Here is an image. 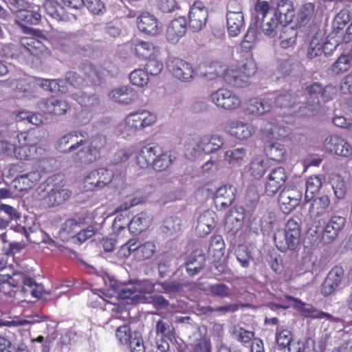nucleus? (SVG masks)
I'll list each match as a JSON object with an SVG mask.
<instances>
[{
  "label": "nucleus",
  "instance_id": "f257e3e1",
  "mask_svg": "<svg viewBox=\"0 0 352 352\" xmlns=\"http://www.w3.org/2000/svg\"><path fill=\"white\" fill-rule=\"evenodd\" d=\"M105 135L96 134L88 138L85 131H70L60 137L56 143V148L63 153H72L76 164L87 166L98 161L107 146Z\"/></svg>",
  "mask_w": 352,
  "mask_h": 352
},
{
  "label": "nucleus",
  "instance_id": "f03ea898",
  "mask_svg": "<svg viewBox=\"0 0 352 352\" xmlns=\"http://www.w3.org/2000/svg\"><path fill=\"white\" fill-rule=\"evenodd\" d=\"M202 77L208 80H214L221 74L223 80L234 88H244L249 85V78L257 70L255 60L252 56L236 61L225 68L220 61L206 62L201 66Z\"/></svg>",
  "mask_w": 352,
  "mask_h": 352
},
{
  "label": "nucleus",
  "instance_id": "7ed1b4c3",
  "mask_svg": "<svg viewBox=\"0 0 352 352\" xmlns=\"http://www.w3.org/2000/svg\"><path fill=\"white\" fill-rule=\"evenodd\" d=\"M38 131L31 129L20 132L17 135L19 144L14 148V155L20 160H41L38 151H45L41 147H36Z\"/></svg>",
  "mask_w": 352,
  "mask_h": 352
},
{
  "label": "nucleus",
  "instance_id": "20e7f679",
  "mask_svg": "<svg viewBox=\"0 0 352 352\" xmlns=\"http://www.w3.org/2000/svg\"><path fill=\"white\" fill-rule=\"evenodd\" d=\"M300 227L294 219H289L284 230H277L274 235L276 248L282 252L295 250L300 243Z\"/></svg>",
  "mask_w": 352,
  "mask_h": 352
},
{
  "label": "nucleus",
  "instance_id": "39448f33",
  "mask_svg": "<svg viewBox=\"0 0 352 352\" xmlns=\"http://www.w3.org/2000/svg\"><path fill=\"white\" fill-rule=\"evenodd\" d=\"M24 171V164L22 162L12 164L9 168L10 175L15 176L12 184L19 192L34 188L41 179V173L38 170L23 173Z\"/></svg>",
  "mask_w": 352,
  "mask_h": 352
},
{
  "label": "nucleus",
  "instance_id": "423d86ee",
  "mask_svg": "<svg viewBox=\"0 0 352 352\" xmlns=\"http://www.w3.org/2000/svg\"><path fill=\"white\" fill-rule=\"evenodd\" d=\"M22 28L23 32L29 34L20 39V44L25 50L34 56L50 54V51L43 43L47 41V38L42 31L25 26Z\"/></svg>",
  "mask_w": 352,
  "mask_h": 352
},
{
  "label": "nucleus",
  "instance_id": "0eeeda50",
  "mask_svg": "<svg viewBox=\"0 0 352 352\" xmlns=\"http://www.w3.org/2000/svg\"><path fill=\"white\" fill-rule=\"evenodd\" d=\"M18 323L21 325L31 324V330L46 336V342L49 344L56 340L58 336V324L47 316L36 315L32 316L30 320H20Z\"/></svg>",
  "mask_w": 352,
  "mask_h": 352
},
{
  "label": "nucleus",
  "instance_id": "6e6552de",
  "mask_svg": "<svg viewBox=\"0 0 352 352\" xmlns=\"http://www.w3.org/2000/svg\"><path fill=\"white\" fill-rule=\"evenodd\" d=\"M324 149L331 154L342 157H352V146L344 138L337 135H331L324 140Z\"/></svg>",
  "mask_w": 352,
  "mask_h": 352
},
{
  "label": "nucleus",
  "instance_id": "1a4fd4ad",
  "mask_svg": "<svg viewBox=\"0 0 352 352\" xmlns=\"http://www.w3.org/2000/svg\"><path fill=\"white\" fill-rule=\"evenodd\" d=\"M169 72L177 80L182 82H191L195 77L192 65L179 58H173L167 65Z\"/></svg>",
  "mask_w": 352,
  "mask_h": 352
},
{
  "label": "nucleus",
  "instance_id": "9d476101",
  "mask_svg": "<svg viewBox=\"0 0 352 352\" xmlns=\"http://www.w3.org/2000/svg\"><path fill=\"white\" fill-rule=\"evenodd\" d=\"M156 116L145 109L130 113L125 119L126 125L135 131L152 126L156 122Z\"/></svg>",
  "mask_w": 352,
  "mask_h": 352
},
{
  "label": "nucleus",
  "instance_id": "9b49d317",
  "mask_svg": "<svg viewBox=\"0 0 352 352\" xmlns=\"http://www.w3.org/2000/svg\"><path fill=\"white\" fill-rule=\"evenodd\" d=\"M302 192L296 187L285 188L278 196L280 210L285 214L293 211L300 204Z\"/></svg>",
  "mask_w": 352,
  "mask_h": 352
},
{
  "label": "nucleus",
  "instance_id": "f8f14e48",
  "mask_svg": "<svg viewBox=\"0 0 352 352\" xmlns=\"http://www.w3.org/2000/svg\"><path fill=\"white\" fill-rule=\"evenodd\" d=\"M211 98L217 106L227 110L235 109L241 104V98L231 89H217Z\"/></svg>",
  "mask_w": 352,
  "mask_h": 352
},
{
  "label": "nucleus",
  "instance_id": "ddd939ff",
  "mask_svg": "<svg viewBox=\"0 0 352 352\" xmlns=\"http://www.w3.org/2000/svg\"><path fill=\"white\" fill-rule=\"evenodd\" d=\"M208 16V9L204 3L199 0L195 1L189 10L190 28L195 32L201 30L206 25Z\"/></svg>",
  "mask_w": 352,
  "mask_h": 352
},
{
  "label": "nucleus",
  "instance_id": "4468645a",
  "mask_svg": "<svg viewBox=\"0 0 352 352\" xmlns=\"http://www.w3.org/2000/svg\"><path fill=\"white\" fill-rule=\"evenodd\" d=\"M287 179L285 169L283 167L274 168L267 175L265 186V192L269 196H273L284 186Z\"/></svg>",
  "mask_w": 352,
  "mask_h": 352
},
{
  "label": "nucleus",
  "instance_id": "2eb2a0df",
  "mask_svg": "<svg viewBox=\"0 0 352 352\" xmlns=\"http://www.w3.org/2000/svg\"><path fill=\"white\" fill-rule=\"evenodd\" d=\"M344 277V271L342 267L334 266L327 274L321 288V294L324 296L331 295L341 285Z\"/></svg>",
  "mask_w": 352,
  "mask_h": 352
},
{
  "label": "nucleus",
  "instance_id": "dca6fc26",
  "mask_svg": "<svg viewBox=\"0 0 352 352\" xmlns=\"http://www.w3.org/2000/svg\"><path fill=\"white\" fill-rule=\"evenodd\" d=\"M139 30L149 36H155L162 31V26L157 19L148 12H144L137 19Z\"/></svg>",
  "mask_w": 352,
  "mask_h": 352
},
{
  "label": "nucleus",
  "instance_id": "f3484780",
  "mask_svg": "<svg viewBox=\"0 0 352 352\" xmlns=\"http://www.w3.org/2000/svg\"><path fill=\"white\" fill-rule=\"evenodd\" d=\"M272 103L265 96L250 98L245 104L244 111L248 115L263 116L272 109Z\"/></svg>",
  "mask_w": 352,
  "mask_h": 352
},
{
  "label": "nucleus",
  "instance_id": "a211bd4d",
  "mask_svg": "<svg viewBox=\"0 0 352 352\" xmlns=\"http://www.w3.org/2000/svg\"><path fill=\"white\" fill-rule=\"evenodd\" d=\"M187 31L186 19L179 16L172 20L166 31V38L171 43H177L186 34Z\"/></svg>",
  "mask_w": 352,
  "mask_h": 352
},
{
  "label": "nucleus",
  "instance_id": "6ab92c4d",
  "mask_svg": "<svg viewBox=\"0 0 352 352\" xmlns=\"http://www.w3.org/2000/svg\"><path fill=\"white\" fill-rule=\"evenodd\" d=\"M16 281L18 282L19 288L21 287V292L24 294L30 293L32 296L40 298L43 296L42 286L38 285L34 278L26 276L21 272H15Z\"/></svg>",
  "mask_w": 352,
  "mask_h": 352
},
{
  "label": "nucleus",
  "instance_id": "aec40b11",
  "mask_svg": "<svg viewBox=\"0 0 352 352\" xmlns=\"http://www.w3.org/2000/svg\"><path fill=\"white\" fill-rule=\"evenodd\" d=\"M310 204L308 213L310 218L316 221V219L325 214L330 207L331 200L328 195H323L320 197L308 199Z\"/></svg>",
  "mask_w": 352,
  "mask_h": 352
},
{
  "label": "nucleus",
  "instance_id": "412c9836",
  "mask_svg": "<svg viewBox=\"0 0 352 352\" xmlns=\"http://www.w3.org/2000/svg\"><path fill=\"white\" fill-rule=\"evenodd\" d=\"M60 80H49L32 76L25 75L23 77L20 78L17 80L16 87H21V88H52L54 86L55 88L56 86L60 87Z\"/></svg>",
  "mask_w": 352,
  "mask_h": 352
},
{
  "label": "nucleus",
  "instance_id": "4be33fe9",
  "mask_svg": "<svg viewBox=\"0 0 352 352\" xmlns=\"http://www.w3.org/2000/svg\"><path fill=\"white\" fill-rule=\"evenodd\" d=\"M223 145V139L217 135L201 137L196 143L195 149L198 152L210 154L219 150Z\"/></svg>",
  "mask_w": 352,
  "mask_h": 352
},
{
  "label": "nucleus",
  "instance_id": "5701e85b",
  "mask_svg": "<svg viewBox=\"0 0 352 352\" xmlns=\"http://www.w3.org/2000/svg\"><path fill=\"white\" fill-rule=\"evenodd\" d=\"M151 168L155 171H164L169 168L175 161L177 156L174 151H165L159 146Z\"/></svg>",
  "mask_w": 352,
  "mask_h": 352
},
{
  "label": "nucleus",
  "instance_id": "b1692460",
  "mask_svg": "<svg viewBox=\"0 0 352 352\" xmlns=\"http://www.w3.org/2000/svg\"><path fill=\"white\" fill-rule=\"evenodd\" d=\"M158 144H147L141 148L135 155L137 165L141 168H151L155 156L157 153Z\"/></svg>",
  "mask_w": 352,
  "mask_h": 352
},
{
  "label": "nucleus",
  "instance_id": "393cba45",
  "mask_svg": "<svg viewBox=\"0 0 352 352\" xmlns=\"http://www.w3.org/2000/svg\"><path fill=\"white\" fill-rule=\"evenodd\" d=\"M41 107L45 113L58 116L65 114L69 105L66 100L53 96L43 100Z\"/></svg>",
  "mask_w": 352,
  "mask_h": 352
},
{
  "label": "nucleus",
  "instance_id": "a878e982",
  "mask_svg": "<svg viewBox=\"0 0 352 352\" xmlns=\"http://www.w3.org/2000/svg\"><path fill=\"white\" fill-rule=\"evenodd\" d=\"M235 199L234 188L225 185L219 187L215 193L214 203L219 210H224L232 205Z\"/></svg>",
  "mask_w": 352,
  "mask_h": 352
},
{
  "label": "nucleus",
  "instance_id": "bb28decb",
  "mask_svg": "<svg viewBox=\"0 0 352 352\" xmlns=\"http://www.w3.org/2000/svg\"><path fill=\"white\" fill-rule=\"evenodd\" d=\"M135 56L141 60L160 56V47L150 41H140L134 45Z\"/></svg>",
  "mask_w": 352,
  "mask_h": 352
},
{
  "label": "nucleus",
  "instance_id": "cd10ccee",
  "mask_svg": "<svg viewBox=\"0 0 352 352\" xmlns=\"http://www.w3.org/2000/svg\"><path fill=\"white\" fill-rule=\"evenodd\" d=\"M317 13L315 3L309 2L302 5L296 15V24L298 28L309 24L315 19Z\"/></svg>",
  "mask_w": 352,
  "mask_h": 352
},
{
  "label": "nucleus",
  "instance_id": "c85d7f7f",
  "mask_svg": "<svg viewBox=\"0 0 352 352\" xmlns=\"http://www.w3.org/2000/svg\"><path fill=\"white\" fill-rule=\"evenodd\" d=\"M72 195V192L64 188L63 185L56 184L48 192L47 199L52 206H58L67 200Z\"/></svg>",
  "mask_w": 352,
  "mask_h": 352
},
{
  "label": "nucleus",
  "instance_id": "c756f323",
  "mask_svg": "<svg viewBox=\"0 0 352 352\" xmlns=\"http://www.w3.org/2000/svg\"><path fill=\"white\" fill-rule=\"evenodd\" d=\"M229 132L239 140L248 139L255 132V128L253 125L235 120L230 123Z\"/></svg>",
  "mask_w": 352,
  "mask_h": 352
},
{
  "label": "nucleus",
  "instance_id": "7c9ffc66",
  "mask_svg": "<svg viewBox=\"0 0 352 352\" xmlns=\"http://www.w3.org/2000/svg\"><path fill=\"white\" fill-rule=\"evenodd\" d=\"M43 8L47 15L58 21H67L70 19L69 13L57 1L46 0L43 4Z\"/></svg>",
  "mask_w": 352,
  "mask_h": 352
},
{
  "label": "nucleus",
  "instance_id": "2f4dec72",
  "mask_svg": "<svg viewBox=\"0 0 352 352\" xmlns=\"http://www.w3.org/2000/svg\"><path fill=\"white\" fill-rule=\"evenodd\" d=\"M289 299H293L292 297H289ZM294 300L299 303L298 305V310L305 318H311L312 319H322L325 318L331 320L333 316L327 312L320 311L314 307L312 305L306 304L300 300Z\"/></svg>",
  "mask_w": 352,
  "mask_h": 352
},
{
  "label": "nucleus",
  "instance_id": "473e14b6",
  "mask_svg": "<svg viewBox=\"0 0 352 352\" xmlns=\"http://www.w3.org/2000/svg\"><path fill=\"white\" fill-rule=\"evenodd\" d=\"M20 219L21 213L15 208L8 204H0V229H6L12 221Z\"/></svg>",
  "mask_w": 352,
  "mask_h": 352
},
{
  "label": "nucleus",
  "instance_id": "72a5a7b5",
  "mask_svg": "<svg viewBox=\"0 0 352 352\" xmlns=\"http://www.w3.org/2000/svg\"><path fill=\"white\" fill-rule=\"evenodd\" d=\"M156 245L153 241H146L134 247L133 258L137 261H144L153 257L156 252Z\"/></svg>",
  "mask_w": 352,
  "mask_h": 352
},
{
  "label": "nucleus",
  "instance_id": "f704fd0d",
  "mask_svg": "<svg viewBox=\"0 0 352 352\" xmlns=\"http://www.w3.org/2000/svg\"><path fill=\"white\" fill-rule=\"evenodd\" d=\"M85 221V218H79L78 220L75 219H67L63 224L59 231V234L66 240L73 239L78 230L84 225Z\"/></svg>",
  "mask_w": 352,
  "mask_h": 352
},
{
  "label": "nucleus",
  "instance_id": "c9c22d12",
  "mask_svg": "<svg viewBox=\"0 0 352 352\" xmlns=\"http://www.w3.org/2000/svg\"><path fill=\"white\" fill-rule=\"evenodd\" d=\"M15 272L12 275L0 274V291L10 297H14L19 289L18 282L16 281Z\"/></svg>",
  "mask_w": 352,
  "mask_h": 352
},
{
  "label": "nucleus",
  "instance_id": "e433bc0d",
  "mask_svg": "<svg viewBox=\"0 0 352 352\" xmlns=\"http://www.w3.org/2000/svg\"><path fill=\"white\" fill-rule=\"evenodd\" d=\"M109 97L115 102L129 104L138 99V94L135 89H112Z\"/></svg>",
  "mask_w": 352,
  "mask_h": 352
},
{
  "label": "nucleus",
  "instance_id": "4c0bfd02",
  "mask_svg": "<svg viewBox=\"0 0 352 352\" xmlns=\"http://www.w3.org/2000/svg\"><path fill=\"white\" fill-rule=\"evenodd\" d=\"M316 233L321 235V241L324 243H331L338 237L339 232H336L333 226L327 222L324 226L320 225L321 220L316 221Z\"/></svg>",
  "mask_w": 352,
  "mask_h": 352
},
{
  "label": "nucleus",
  "instance_id": "58836bf2",
  "mask_svg": "<svg viewBox=\"0 0 352 352\" xmlns=\"http://www.w3.org/2000/svg\"><path fill=\"white\" fill-rule=\"evenodd\" d=\"M228 32L230 36L234 37L239 34L243 25V13L230 14L226 15Z\"/></svg>",
  "mask_w": 352,
  "mask_h": 352
},
{
  "label": "nucleus",
  "instance_id": "ea45409f",
  "mask_svg": "<svg viewBox=\"0 0 352 352\" xmlns=\"http://www.w3.org/2000/svg\"><path fill=\"white\" fill-rule=\"evenodd\" d=\"M264 151L267 157L272 161L282 162L286 159V151L280 144L272 143L266 145Z\"/></svg>",
  "mask_w": 352,
  "mask_h": 352
},
{
  "label": "nucleus",
  "instance_id": "a19ab883",
  "mask_svg": "<svg viewBox=\"0 0 352 352\" xmlns=\"http://www.w3.org/2000/svg\"><path fill=\"white\" fill-rule=\"evenodd\" d=\"M298 31L294 27L284 25L280 34V45L283 49L292 46L296 41Z\"/></svg>",
  "mask_w": 352,
  "mask_h": 352
},
{
  "label": "nucleus",
  "instance_id": "79ce46f5",
  "mask_svg": "<svg viewBox=\"0 0 352 352\" xmlns=\"http://www.w3.org/2000/svg\"><path fill=\"white\" fill-rule=\"evenodd\" d=\"M258 30L256 24L249 26L241 43V49L245 52L251 51L255 46L258 38Z\"/></svg>",
  "mask_w": 352,
  "mask_h": 352
},
{
  "label": "nucleus",
  "instance_id": "37998d69",
  "mask_svg": "<svg viewBox=\"0 0 352 352\" xmlns=\"http://www.w3.org/2000/svg\"><path fill=\"white\" fill-rule=\"evenodd\" d=\"M283 23L282 16L274 13V16L270 21L263 22L261 29L263 32L268 37L274 38L276 36L279 25Z\"/></svg>",
  "mask_w": 352,
  "mask_h": 352
},
{
  "label": "nucleus",
  "instance_id": "c03bdc74",
  "mask_svg": "<svg viewBox=\"0 0 352 352\" xmlns=\"http://www.w3.org/2000/svg\"><path fill=\"white\" fill-rule=\"evenodd\" d=\"M322 186V179L319 176L309 177L306 181L305 200L312 199L320 191Z\"/></svg>",
  "mask_w": 352,
  "mask_h": 352
},
{
  "label": "nucleus",
  "instance_id": "a18cd8bd",
  "mask_svg": "<svg viewBox=\"0 0 352 352\" xmlns=\"http://www.w3.org/2000/svg\"><path fill=\"white\" fill-rule=\"evenodd\" d=\"M147 226V217L145 213H139L129 220V229L134 234H140Z\"/></svg>",
  "mask_w": 352,
  "mask_h": 352
},
{
  "label": "nucleus",
  "instance_id": "49530a36",
  "mask_svg": "<svg viewBox=\"0 0 352 352\" xmlns=\"http://www.w3.org/2000/svg\"><path fill=\"white\" fill-rule=\"evenodd\" d=\"M275 339L279 348L285 349L292 341V333L285 327L278 326L275 331Z\"/></svg>",
  "mask_w": 352,
  "mask_h": 352
},
{
  "label": "nucleus",
  "instance_id": "de8ad7c7",
  "mask_svg": "<svg viewBox=\"0 0 352 352\" xmlns=\"http://www.w3.org/2000/svg\"><path fill=\"white\" fill-rule=\"evenodd\" d=\"M294 8L290 0H278L276 14L280 16H285V22L291 21L294 16Z\"/></svg>",
  "mask_w": 352,
  "mask_h": 352
},
{
  "label": "nucleus",
  "instance_id": "09e8293b",
  "mask_svg": "<svg viewBox=\"0 0 352 352\" xmlns=\"http://www.w3.org/2000/svg\"><path fill=\"white\" fill-rule=\"evenodd\" d=\"M334 194L338 199L344 197L346 192V185L343 177L337 173L332 174L330 179Z\"/></svg>",
  "mask_w": 352,
  "mask_h": 352
},
{
  "label": "nucleus",
  "instance_id": "8fccbe9b",
  "mask_svg": "<svg viewBox=\"0 0 352 352\" xmlns=\"http://www.w3.org/2000/svg\"><path fill=\"white\" fill-rule=\"evenodd\" d=\"M84 189L86 191H98L102 189L97 169L90 171L85 177Z\"/></svg>",
  "mask_w": 352,
  "mask_h": 352
},
{
  "label": "nucleus",
  "instance_id": "3c124183",
  "mask_svg": "<svg viewBox=\"0 0 352 352\" xmlns=\"http://www.w3.org/2000/svg\"><path fill=\"white\" fill-rule=\"evenodd\" d=\"M129 80L132 85L143 87L147 85L149 78L148 74L144 70L138 69L131 72Z\"/></svg>",
  "mask_w": 352,
  "mask_h": 352
},
{
  "label": "nucleus",
  "instance_id": "603ef678",
  "mask_svg": "<svg viewBox=\"0 0 352 352\" xmlns=\"http://www.w3.org/2000/svg\"><path fill=\"white\" fill-rule=\"evenodd\" d=\"M233 336L235 337L236 340L241 342L243 345L245 346L248 344H250L251 341H253L254 338V332L252 331L246 330L243 327H235L233 332Z\"/></svg>",
  "mask_w": 352,
  "mask_h": 352
},
{
  "label": "nucleus",
  "instance_id": "864d4df0",
  "mask_svg": "<svg viewBox=\"0 0 352 352\" xmlns=\"http://www.w3.org/2000/svg\"><path fill=\"white\" fill-rule=\"evenodd\" d=\"M156 333L162 338H166L170 340L175 338V334L174 327L162 320H159L156 323Z\"/></svg>",
  "mask_w": 352,
  "mask_h": 352
},
{
  "label": "nucleus",
  "instance_id": "5fc2aeb1",
  "mask_svg": "<svg viewBox=\"0 0 352 352\" xmlns=\"http://www.w3.org/2000/svg\"><path fill=\"white\" fill-rule=\"evenodd\" d=\"M351 19V12L346 8L342 9L335 16L333 28L340 30L344 29Z\"/></svg>",
  "mask_w": 352,
  "mask_h": 352
},
{
  "label": "nucleus",
  "instance_id": "6e6d98bb",
  "mask_svg": "<svg viewBox=\"0 0 352 352\" xmlns=\"http://www.w3.org/2000/svg\"><path fill=\"white\" fill-rule=\"evenodd\" d=\"M351 58L349 54H342L332 65V72L338 74L349 70L351 66Z\"/></svg>",
  "mask_w": 352,
  "mask_h": 352
},
{
  "label": "nucleus",
  "instance_id": "4d7b16f0",
  "mask_svg": "<svg viewBox=\"0 0 352 352\" xmlns=\"http://www.w3.org/2000/svg\"><path fill=\"white\" fill-rule=\"evenodd\" d=\"M208 292L212 296L222 298L231 296L230 289L223 283H216L209 285Z\"/></svg>",
  "mask_w": 352,
  "mask_h": 352
},
{
  "label": "nucleus",
  "instance_id": "13d9d810",
  "mask_svg": "<svg viewBox=\"0 0 352 352\" xmlns=\"http://www.w3.org/2000/svg\"><path fill=\"white\" fill-rule=\"evenodd\" d=\"M323 52L324 43L320 42L317 38L311 39L307 49V57L312 59L320 56Z\"/></svg>",
  "mask_w": 352,
  "mask_h": 352
},
{
  "label": "nucleus",
  "instance_id": "bf43d9fd",
  "mask_svg": "<svg viewBox=\"0 0 352 352\" xmlns=\"http://www.w3.org/2000/svg\"><path fill=\"white\" fill-rule=\"evenodd\" d=\"M158 58L159 56H155L146 59L147 63H146L145 69L148 74H150L152 76H156L162 72L163 64L159 60Z\"/></svg>",
  "mask_w": 352,
  "mask_h": 352
},
{
  "label": "nucleus",
  "instance_id": "052dcab7",
  "mask_svg": "<svg viewBox=\"0 0 352 352\" xmlns=\"http://www.w3.org/2000/svg\"><path fill=\"white\" fill-rule=\"evenodd\" d=\"M119 296L122 299H135L139 298L135 281L123 286L119 291Z\"/></svg>",
  "mask_w": 352,
  "mask_h": 352
},
{
  "label": "nucleus",
  "instance_id": "680f3d73",
  "mask_svg": "<svg viewBox=\"0 0 352 352\" xmlns=\"http://www.w3.org/2000/svg\"><path fill=\"white\" fill-rule=\"evenodd\" d=\"M116 338L122 344H128L133 336H132L131 328L129 325L124 324L120 326L116 331Z\"/></svg>",
  "mask_w": 352,
  "mask_h": 352
},
{
  "label": "nucleus",
  "instance_id": "e2e57ef3",
  "mask_svg": "<svg viewBox=\"0 0 352 352\" xmlns=\"http://www.w3.org/2000/svg\"><path fill=\"white\" fill-rule=\"evenodd\" d=\"M245 155V149L238 148L227 151L225 153V159L231 164L242 160Z\"/></svg>",
  "mask_w": 352,
  "mask_h": 352
},
{
  "label": "nucleus",
  "instance_id": "0e129e2a",
  "mask_svg": "<svg viewBox=\"0 0 352 352\" xmlns=\"http://www.w3.org/2000/svg\"><path fill=\"white\" fill-rule=\"evenodd\" d=\"M133 147L124 148L118 151L113 157L114 164H120L126 162L134 153Z\"/></svg>",
  "mask_w": 352,
  "mask_h": 352
},
{
  "label": "nucleus",
  "instance_id": "69168bd1",
  "mask_svg": "<svg viewBox=\"0 0 352 352\" xmlns=\"http://www.w3.org/2000/svg\"><path fill=\"white\" fill-rule=\"evenodd\" d=\"M97 172L98 173V177H100V183L102 189L112 182L114 173L113 170L105 168H98Z\"/></svg>",
  "mask_w": 352,
  "mask_h": 352
},
{
  "label": "nucleus",
  "instance_id": "338daca9",
  "mask_svg": "<svg viewBox=\"0 0 352 352\" xmlns=\"http://www.w3.org/2000/svg\"><path fill=\"white\" fill-rule=\"evenodd\" d=\"M139 297L142 294H151L154 291V284L148 279L135 281Z\"/></svg>",
  "mask_w": 352,
  "mask_h": 352
},
{
  "label": "nucleus",
  "instance_id": "774afa93",
  "mask_svg": "<svg viewBox=\"0 0 352 352\" xmlns=\"http://www.w3.org/2000/svg\"><path fill=\"white\" fill-rule=\"evenodd\" d=\"M129 346L131 352H145V347L142 336L134 333L133 338L127 344Z\"/></svg>",
  "mask_w": 352,
  "mask_h": 352
}]
</instances>
